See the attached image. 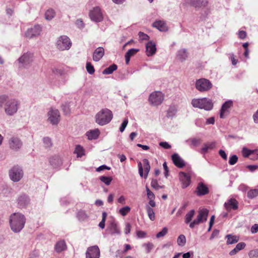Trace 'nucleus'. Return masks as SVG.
<instances>
[{
  "label": "nucleus",
  "mask_w": 258,
  "mask_h": 258,
  "mask_svg": "<svg viewBox=\"0 0 258 258\" xmlns=\"http://www.w3.org/2000/svg\"><path fill=\"white\" fill-rule=\"evenodd\" d=\"M100 249L98 246L94 245L89 247L86 252V258H99Z\"/></svg>",
  "instance_id": "14"
},
{
  "label": "nucleus",
  "mask_w": 258,
  "mask_h": 258,
  "mask_svg": "<svg viewBox=\"0 0 258 258\" xmlns=\"http://www.w3.org/2000/svg\"><path fill=\"white\" fill-rule=\"evenodd\" d=\"M43 143L46 148H49L51 146V140L49 137H45L43 139Z\"/></svg>",
  "instance_id": "52"
},
{
  "label": "nucleus",
  "mask_w": 258,
  "mask_h": 258,
  "mask_svg": "<svg viewBox=\"0 0 258 258\" xmlns=\"http://www.w3.org/2000/svg\"><path fill=\"white\" fill-rule=\"evenodd\" d=\"M233 105V102L231 100L225 102L220 109V117L221 118H225L229 114Z\"/></svg>",
  "instance_id": "13"
},
{
  "label": "nucleus",
  "mask_w": 258,
  "mask_h": 258,
  "mask_svg": "<svg viewBox=\"0 0 258 258\" xmlns=\"http://www.w3.org/2000/svg\"><path fill=\"white\" fill-rule=\"evenodd\" d=\"M9 223L11 230L15 233H19L24 227L26 218L21 213H14L10 216Z\"/></svg>",
  "instance_id": "2"
},
{
  "label": "nucleus",
  "mask_w": 258,
  "mask_h": 258,
  "mask_svg": "<svg viewBox=\"0 0 258 258\" xmlns=\"http://www.w3.org/2000/svg\"><path fill=\"white\" fill-rule=\"evenodd\" d=\"M74 153L77 155L78 158L81 157L85 155V150L82 146L78 145L76 146Z\"/></svg>",
  "instance_id": "34"
},
{
  "label": "nucleus",
  "mask_w": 258,
  "mask_h": 258,
  "mask_svg": "<svg viewBox=\"0 0 258 258\" xmlns=\"http://www.w3.org/2000/svg\"><path fill=\"white\" fill-rule=\"evenodd\" d=\"M20 105L19 101L14 98H10L8 96H0V108L4 107L6 114L9 116H13L16 114Z\"/></svg>",
  "instance_id": "1"
},
{
  "label": "nucleus",
  "mask_w": 258,
  "mask_h": 258,
  "mask_svg": "<svg viewBox=\"0 0 258 258\" xmlns=\"http://www.w3.org/2000/svg\"><path fill=\"white\" fill-rule=\"evenodd\" d=\"M89 16L92 21L99 22L103 20V16L99 7H95L90 12Z\"/></svg>",
  "instance_id": "15"
},
{
  "label": "nucleus",
  "mask_w": 258,
  "mask_h": 258,
  "mask_svg": "<svg viewBox=\"0 0 258 258\" xmlns=\"http://www.w3.org/2000/svg\"><path fill=\"white\" fill-rule=\"evenodd\" d=\"M168 232V229L166 227H164L162 229V230L158 232L156 234L157 238H160L164 236Z\"/></svg>",
  "instance_id": "56"
},
{
  "label": "nucleus",
  "mask_w": 258,
  "mask_h": 258,
  "mask_svg": "<svg viewBox=\"0 0 258 258\" xmlns=\"http://www.w3.org/2000/svg\"><path fill=\"white\" fill-rule=\"evenodd\" d=\"M151 185L153 188L155 189L156 190H158L160 188H163L165 187L164 185H159L157 179H152L151 183Z\"/></svg>",
  "instance_id": "43"
},
{
  "label": "nucleus",
  "mask_w": 258,
  "mask_h": 258,
  "mask_svg": "<svg viewBox=\"0 0 258 258\" xmlns=\"http://www.w3.org/2000/svg\"><path fill=\"white\" fill-rule=\"evenodd\" d=\"M127 123H128V119L125 118L124 119V120L123 121L122 123H121V125L119 128V131L120 132H123L124 131Z\"/></svg>",
  "instance_id": "58"
},
{
  "label": "nucleus",
  "mask_w": 258,
  "mask_h": 258,
  "mask_svg": "<svg viewBox=\"0 0 258 258\" xmlns=\"http://www.w3.org/2000/svg\"><path fill=\"white\" fill-rule=\"evenodd\" d=\"M172 160L174 164L178 168H182L185 166L183 160L176 153L173 154L172 156Z\"/></svg>",
  "instance_id": "21"
},
{
  "label": "nucleus",
  "mask_w": 258,
  "mask_h": 258,
  "mask_svg": "<svg viewBox=\"0 0 258 258\" xmlns=\"http://www.w3.org/2000/svg\"><path fill=\"white\" fill-rule=\"evenodd\" d=\"M9 175L13 182H18L23 178L24 172L21 167L15 166L9 170Z\"/></svg>",
  "instance_id": "7"
},
{
  "label": "nucleus",
  "mask_w": 258,
  "mask_h": 258,
  "mask_svg": "<svg viewBox=\"0 0 258 258\" xmlns=\"http://www.w3.org/2000/svg\"><path fill=\"white\" fill-rule=\"evenodd\" d=\"M177 243L180 246H183L186 243L185 236L183 234H180L177 238Z\"/></svg>",
  "instance_id": "39"
},
{
  "label": "nucleus",
  "mask_w": 258,
  "mask_h": 258,
  "mask_svg": "<svg viewBox=\"0 0 258 258\" xmlns=\"http://www.w3.org/2000/svg\"><path fill=\"white\" fill-rule=\"evenodd\" d=\"M130 211L131 208L130 207L125 206L119 210V213L121 215L125 216L128 213L130 212Z\"/></svg>",
  "instance_id": "45"
},
{
  "label": "nucleus",
  "mask_w": 258,
  "mask_h": 258,
  "mask_svg": "<svg viewBox=\"0 0 258 258\" xmlns=\"http://www.w3.org/2000/svg\"><path fill=\"white\" fill-rule=\"evenodd\" d=\"M137 235L139 238H144L146 235V232L141 230H138L137 231Z\"/></svg>",
  "instance_id": "60"
},
{
  "label": "nucleus",
  "mask_w": 258,
  "mask_h": 258,
  "mask_svg": "<svg viewBox=\"0 0 258 258\" xmlns=\"http://www.w3.org/2000/svg\"><path fill=\"white\" fill-rule=\"evenodd\" d=\"M49 162L53 168H57L61 165L62 162L61 158L57 156H53L50 158Z\"/></svg>",
  "instance_id": "26"
},
{
  "label": "nucleus",
  "mask_w": 258,
  "mask_h": 258,
  "mask_svg": "<svg viewBox=\"0 0 258 258\" xmlns=\"http://www.w3.org/2000/svg\"><path fill=\"white\" fill-rule=\"evenodd\" d=\"M138 167H139V173L141 177H143L144 173H143V167L141 162H139L138 163Z\"/></svg>",
  "instance_id": "63"
},
{
  "label": "nucleus",
  "mask_w": 258,
  "mask_h": 258,
  "mask_svg": "<svg viewBox=\"0 0 258 258\" xmlns=\"http://www.w3.org/2000/svg\"><path fill=\"white\" fill-rule=\"evenodd\" d=\"M109 229V232L111 235H119L121 233L117 224L114 222H112L110 223Z\"/></svg>",
  "instance_id": "29"
},
{
  "label": "nucleus",
  "mask_w": 258,
  "mask_h": 258,
  "mask_svg": "<svg viewBox=\"0 0 258 258\" xmlns=\"http://www.w3.org/2000/svg\"><path fill=\"white\" fill-rule=\"evenodd\" d=\"M146 190L147 191V197L149 200H152V199H155V196L154 194V193L151 191L149 187L146 186Z\"/></svg>",
  "instance_id": "53"
},
{
  "label": "nucleus",
  "mask_w": 258,
  "mask_h": 258,
  "mask_svg": "<svg viewBox=\"0 0 258 258\" xmlns=\"http://www.w3.org/2000/svg\"><path fill=\"white\" fill-rule=\"evenodd\" d=\"M72 41L71 39L66 35H62L59 36L56 41V48L60 50H68L70 49L72 46Z\"/></svg>",
  "instance_id": "6"
},
{
  "label": "nucleus",
  "mask_w": 258,
  "mask_h": 258,
  "mask_svg": "<svg viewBox=\"0 0 258 258\" xmlns=\"http://www.w3.org/2000/svg\"><path fill=\"white\" fill-rule=\"evenodd\" d=\"M8 143L9 148L14 151L19 150L23 145V143L20 139L15 136L10 138Z\"/></svg>",
  "instance_id": "12"
},
{
  "label": "nucleus",
  "mask_w": 258,
  "mask_h": 258,
  "mask_svg": "<svg viewBox=\"0 0 258 258\" xmlns=\"http://www.w3.org/2000/svg\"><path fill=\"white\" fill-rule=\"evenodd\" d=\"M76 25L80 29L83 28L84 27V23L81 19L77 20Z\"/></svg>",
  "instance_id": "62"
},
{
  "label": "nucleus",
  "mask_w": 258,
  "mask_h": 258,
  "mask_svg": "<svg viewBox=\"0 0 258 258\" xmlns=\"http://www.w3.org/2000/svg\"><path fill=\"white\" fill-rule=\"evenodd\" d=\"M216 146V143L215 142L207 143L204 144L203 147L201 149V153L203 154H205L209 150L214 149Z\"/></svg>",
  "instance_id": "25"
},
{
  "label": "nucleus",
  "mask_w": 258,
  "mask_h": 258,
  "mask_svg": "<svg viewBox=\"0 0 258 258\" xmlns=\"http://www.w3.org/2000/svg\"><path fill=\"white\" fill-rule=\"evenodd\" d=\"M104 54V48L102 47H99L95 49L93 55V59L95 61H98L103 56Z\"/></svg>",
  "instance_id": "23"
},
{
  "label": "nucleus",
  "mask_w": 258,
  "mask_h": 258,
  "mask_svg": "<svg viewBox=\"0 0 258 258\" xmlns=\"http://www.w3.org/2000/svg\"><path fill=\"white\" fill-rule=\"evenodd\" d=\"M100 134V132L98 129H95L91 130L86 133V136L88 137V139L90 140L97 139Z\"/></svg>",
  "instance_id": "27"
},
{
  "label": "nucleus",
  "mask_w": 258,
  "mask_h": 258,
  "mask_svg": "<svg viewBox=\"0 0 258 258\" xmlns=\"http://www.w3.org/2000/svg\"><path fill=\"white\" fill-rule=\"evenodd\" d=\"M70 105L69 103H65L61 106L62 110L66 115L69 114L71 112Z\"/></svg>",
  "instance_id": "47"
},
{
  "label": "nucleus",
  "mask_w": 258,
  "mask_h": 258,
  "mask_svg": "<svg viewBox=\"0 0 258 258\" xmlns=\"http://www.w3.org/2000/svg\"><path fill=\"white\" fill-rule=\"evenodd\" d=\"M208 214L209 211L206 209L199 210L197 218L190 223V228H193L196 225H199L200 223L206 222L207 220Z\"/></svg>",
  "instance_id": "8"
},
{
  "label": "nucleus",
  "mask_w": 258,
  "mask_h": 258,
  "mask_svg": "<svg viewBox=\"0 0 258 258\" xmlns=\"http://www.w3.org/2000/svg\"><path fill=\"white\" fill-rule=\"evenodd\" d=\"M86 70L87 72L90 74L92 75L95 72V69L94 68L93 66L90 62H87L86 63Z\"/></svg>",
  "instance_id": "46"
},
{
  "label": "nucleus",
  "mask_w": 258,
  "mask_h": 258,
  "mask_svg": "<svg viewBox=\"0 0 258 258\" xmlns=\"http://www.w3.org/2000/svg\"><path fill=\"white\" fill-rule=\"evenodd\" d=\"M146 209L147 212L148 216L151 221H154L155 219V213L153 209L149 205L146 206Z\"/></svg>",
  "instance_id": "36"
},
{
  "label": "nucleus",
  "mask_w": 258,
  "mask_h": 258,
  "mask_svg": "<svg viewBox=\"0 0 258 258\" xmlns=\"http://www.w3.org/2000/svg\"><path fill=\"white\" fill-rule=\"evenodd\" d=\"M143 162L144 163V167L145 171L144 177L145 178H147L150 170V165L149 164V161L147 159H144L143 160Z\"/></svg>",
  "instance_id": "37"
},
{
  "label": "nucleus",
  "mask_w": 258,
  "mask_h": 258,
  "mask_svg": "<svg viewBox=\"0 0 258 258\" xmlns=\"http://www.w3.org/2000/svg\"><path fill=\"white\" fill-rule=\"evenodd\" d=\"M47 121L52 125H56L60 121V113L57 109H51L47 112Z\"/></svg>",
  "instance_id": "9"
},
{
  "label": "nucleus",
  "mask_w": 258,
  "mask_h": 258,
  "mask_svg": "<svg viewBox=\"0 0 258 258\" xmlns=\"http://www.w3.org/2000/svg\"><path fill=\"white\" fill-rule=\"evenodd\" d=\"M138 35L140 41L147 40L149 39V36L142 32H139Z\"/></svg>",
  "instance_id": "51"
},
{
  "label": "nucleus",
  "mask_w": 258,
  "mask_h": 258,
  "mask_svg": "<svg viewBox=\"0 0 258 258\" xmlns=\"http://www.w3.org/2000/svg\"><path fill=\"white\" fill-rule=\"evenodd\" d=\"M212 87L211 82L206 79H200L196 81V88L200 92L209 90Z\"/></svg>",
  "instance_id": "10"
},
{
  "label": "nucleus",
  "mask_w": 258,
  "mask_h": 258,
  "mask_svg": "<svg viewBox=\"0 0 258 258\" xmlns=\"http://www.w3.org/2000/svg\"><path fill=\"white\" fill-rule=\"evenodd\" d=\"M107 217V214L106 212H103L102 215V220L99 224V226L103 229L105 227V222Z\"/></svg>",
  "instance_id": "49"
},
{
  "label": "nucleus",
  "mask_w": 258,
  "mask_h": 258,
  "mask_svg": "<svg viewBox=\"0 0 258 258\" xmlns=\"http://www.w3.org/2000/svg\"><path fill=\"white\" fill-rule=\"evenodd\" d=\"M30 200L26 194L20 195L17 199L18 206L20 208H26L30 204Z\"/></svg>",
  "instance_id": "17"
},
{
  "label": "nucleus",
  "mask_w": 258,
  "mask_h": 258,
  "mask_svg": "<svg viewBox=\"0 0 258 258\" xmlns=\"http://www.w3.org/2000/svg\"><path fill=\"white\" fill-rule=\"evenodd\" d=\"M77 217L79 220L80 221H84L88 217L86 213L83 211H80L78 212L77 214Z\"/></svg>",
  "instance_id": "48"
},
{
  "label": "nucleus",
  "mask_w": 258,
  "mask_h": 258,
  "mask_svg": "<svg viewBox=\"0 0 258 258\" xmlns=\"http://www.w3.org/2000/svg\"><path fill=\"white\" fill-rule=\"evenodd\" d=\"M33 53L31 52L24 53L16 61L19 68H28L33 61Z\"/></svg>",
  "instance_id": "4"
},
{
  "label": "nucleus",
  "mask_w": 258,
  "mask_h": 258,
  "mask_svg": "<svg viewBox=\"0 0 258 258\" xmlns=\"http://www.w3.org/2000/svg\"><path fill=\"white\" fill-rule=\"evenodd\" d=\"M146 54L148 56L153 55L156 52L155 43L152 41H149L146 45Z\"/></svg>",
  "instance_id": "20"
},
{
  "label": "nucleus",
  "mask_w": 258,
  "mask_h": 258,
  "mask_svg": "<svg viewBox=\"0 0 258 258\" xmlns=\"http://www.w3.org/2000/svg\"><path fill=\"white\" fill-rule=\"evenodd\" d=\"M226 237L227 238V243L228 244H232L236 243L238 240L237 237L235 236L227 235Z\"/></svg>",
  "instance_id": "41"
},
{
  "label": "nucleus",
  "mask_w": 258,
  "mask_h": 258,
  "mask_svg": "<svg viewBox=\"0 0 258 258\" xmlns=\"http://www.w3.org/2000/svg\"><path fill=\"white\" fill-rule=\"evenodd\" d=\"M191 103L194 107L204 109L206 110H210L213 107L212 100L207 98L193 99Z\"/></svg>",
  "instance_id": "5"
},
{
  "label": "nucleus",
  "mask_w": 258,
  "mask_h": 258,
  "mask_svg": "<svg viewBox=\"0 0 258 258\" xmlns=\"http://www.w3.org/2000/svg\"><path fill=\"white\" fill-rule=\"evenodd\" d=\"M237 161L238 157L236 155H233L230 157L229 160V164L231 165H233L235 164H236Z\"/></svg>",
  "instance_id": "55"
},
{
  "label": "nucleus",
  "mask_w": 258,
  "mask_h": 258,
  "mask_svg": "<svg viewBox=\"0 0 258 258\" xmlns=\"http://www.w3.org/2000/svg\"><path fill=\"white\" fill-rule=\"evenodd\" d=\"M242 153L243 157H248L250 155H251L253 153V151H251L245 147H244L242 149Z\"/></svg>",
  "instance_id": "50"
},
{
  "label": "nucleus",
  "mask_w": 258,
  "mask_h": 258,
  "mask_svg": "<svg viewBox=\"0 0 258 258\" xmlns=\"http://www.w3.org/2000/svg\"><path fill=\"white\" fill-rule=\"evenodd\" d=\"M153 26L160 31L165 32L168 30L166 23L163 21H157L153 24Z\"/></svg>",
  "instance_id": "24"
},
{
  "label": "nucleus",
  "mask_w": 258,
  "mask_h": 258,
  "mask_svg": "<svg viewBox=\"0 0 258 258\" xmlns=\"http://www.w3.org/2000/svg\"><path fill=\"white\" fill-rule=\"evenodd\" d=\"M139 51V49L132 48L129 49L125 54V59L126 64H128L131 57Z\"/></svg>",
  "instance_id": "31"
},
{
  "label": "nucleus",
  "mask_w": 258,
  "mask_h": 258,
  "mask_svg": "<svg viewBox=\"0 0 258 258\" xmlns=\"http://www.w3.org/2000/svg\"><path fill=\"white\" fill-rule=\"evenodd\" d=\"M41 31V27L38 25H35L33 27L28 29L25 33L26 37L30 39L39 36Z\"/></svg>",
  "instance_id": "16"
},
{
  "label": "nucleus",
  "mask_w": 258,
  "mask_h": 258,
  "mask_svg": "<svg viewBox=\"0 0 258 258\" xmlns=\"http://www.w3.org/2000/svg\"><path fill=\"white\" fill-rule=\"evenodd\" d=\"M154 244L151 242L144 243L142 247L145 248L146 253H149L154 248Z\"/></svg>",
  "instance_id": "40"
},
{
  "label": "nucleus",
  "mask_w": 258,
  "mask_h": 258,
  "mask_svg": "<svg viewBox=\"0 0 258 258\" xmlns=\"http://www.w3.org/2000/svg\"><path fill=\"white\" fill-rule=\"evenodd\" d=\"M179 177L183 188L187 187L190 184V176L188 174L180 172L179 174Z\"/></svg>",
  "instance_id": "18"
},
{
  "label": "nucleus",
  "mask_w": 258,
  "mask_h": 258,
  "mask_svg": "<svg viewBox=\"0 0 258 258\" xmlns=\"http://www.w3.org/2000/svg\"><path fill=\"white\" fill-rule=\"evenodd\" d=\"M99 178L102 182L104 183L107 185H109L112 180V178L109 176H101Z\"/></svg>",
  "instance_id": "42"
},
{
  "label": "nucleus",
  "mask_w": 258,
  "mask_h": 258,
  "mask_svg": "<svg viewBox=\"0 0 258 258\" xmlns=\"http://www.w3.org/2000/svg\"><path fill=\"white\" fill-rule=\"evenodd\" d=\"M177 58L182 62L187 58V52L185 49L183 48L179 50L176 55Z\"/></svg>",
  "instance_id": "28"
},
{
  "label": "nucleus",
  "mask_w": 258,
  "mask_h": 258,
  "mask_svg": "<svg viewBox=\"0 0 258 258\" xmlns=\"http://www.w3.org/2000/svg\"><path fill=\"white\" fill-rule=\"evenodd\" d=\"M164 98V94L161 92L155 91L150 94L149 100L153 105L158 106L162 103Z\"/></svg>",
  "instance_id": "11"
},
{
  "label": "nucleus",
  "mask_w": 258,
  "mask_h": 258,
  "mask_svg": "<svg viewBox=\"0 0 258 258\" xmlns=\"http://www.w3.org/2000/svg\"><path fill=\"white\" fill-rule=\"evenodd\" d=\"M207 0H190V4L195 7H205L207 5Z\"/></svg>",
  "instance_id": "32"
},
{
  "label": "nucleus",
  "mask_w": 258,
  "mask_h": 258,
  "mask_svg": "<svg viewBox=\"0 0 258 258\" xmlns=\"http://www.w3.org/2000/svg\"><path fill=\"white\" fill-rule=\"evenodd\" d=\"M224 207L228 211H230L232 209L235 210L238 208V202L234 199H230L225 203Z\"/></svg>",
  "instance_id": "22"
},
{
  "label": "nucleus",
  "mask_w": 258,
  "mask_h": 258,
  "mask_svg": "<svg viewBox=\"0 0 258 258\" xmlns=\"http://www.w3.org/2000/svg\"><path fill=\"white\" fill-rule=\"evenodd\" d=\"M250 231L252 234L256 233L258 232V224H255L251 227Z\"/></svg>",
  "instance_id": "64"
},
{
  "label": "nucleus",
  "mask_w": 258,
  "mask_h": 258,
  "mask_svg": "<svg viewBox=\"0 0 258 258\" xmlns=\"http://www.w3.org/2000/svg\"><path fill=\"white\" fill-rule=\"evenodd\" d=\"M55 12L52 9H48L45 13V18L47 21H51L55 16Z\"/></svg>",
  "instance_id": "33"
},
{
  "label": "nucleus",
  "mask_w": 258,
  "mask_h": 258,
  "mask_svg": "<svg viewBox=\"0 0 258 258\" xmlns=\"http://www.w3.org/2000/svg\"><path fill=\"white\" fill-rule=\"evenodd\" d=\"M112 117V113L109 109H102L96 114L95 121L100 125H104L111 120Z\"/></svg>",
  "instance_id": "3"
},
{
  "label": "nucleus",
  "mask_w": 258,
  "mask_h": 258,
  "mask_svg": "<svg viewBox=\"0 0 258 258\" xmlns=\"http://www.w3.org/2000/svg\"><path fill=\"white\" fill-rule=\"evenodd\" d=\"M195 213V210H191L186 214L185 217V222L186 224L189 223L191 222L192 218L194 217Z\"/></svg>",
  "instance_id": "38"
},
{
  "label": "nucleus",
  "mask_w": 258,
  "mask_h": 258,
  "mask_svg": "<svg viewBox=\"0 0 258 258\" xmlns=\"http://www.w3.org/2000/svg\"><path fill=\"white\" fill-rule=\"evenodd\" d=\"M190 141L191 143V144L194 146L196 147L199 146L201 144V140L200 139L197 138H191L188 140H187L186 142Z\"/></svg>",
  "instance_id": "54"
},
{
  "label": "nucleus",
  "mask_w": 258,
  "mask_h": 258,
  "mask_svg": "<svg viewBox=\"0 0 258 258\" xmlns=\"http://www.w3.org/2000/svg\"><path fill=\"white\" fill-rule=\"evenodd\" d=\"M159 145L166 149L171 148V146L166 142H161L159 143Z\"/></svg>",
  "instance_id": "61"
},
{
  "label": "nucleus",
  "mask_w": 258,
  "mask_h": 258,
  "mask_svg": "<svg viewBox=\"0 0 258 258\" xmlns=\"http://www.w3.org/2000/svg\"><path fill=\"white\" fill-rule=\"evenodd\" d=\"M249 256L250 258H258V249L251 250L249 252Z\"/></svg>",
  "instance_id": "57"
},
{
  "label": "nucleus",
  "mask_w": 258,
  "mask_h": 258,
  "mask_svg": "<svg viewBox=\"0 0 258 258\" xmlns=\"http://www.w3.org/2000/svg\"><path fill=\"white\" fill-rule=\"evenodd\" d=\"M176 110L173 107H170L167 111V116L172 117L176 113Z\"/></svg>",
  "instance_id": "59"
},
{
  "label": "nucleus",
  "mask_w": 258,
  "mask_h": 258,
  "mask_svg": "<svg viewBox=\"0 0 258 258\" xmlns=\"http://www.w3.org/2000/svg\"><path fill=\"white\" fill-rule=\"evenodd\" d=\"M258 195V189H251L247 192V197L249 199H253Z\"/></svg>",
  "instance_id": "44"
},
{
  "label": "nucleus",
  "mask_w": 258,
  "mask_h": 258,
  "mask_svg": "<svg viewBox=\"0 0 258 258\" xmlns=\"http://www.w3.org/2000/svg\"><path fill=\"white\" fill-rule=\"evenodd\" d=\"M67 249V245L64 240L58 241L55 245V249L58 253H60Z\"/></svg>",
  "instance_id": "30"
},
{
  "label": "nucleus",
  "mask_w": 258,
  "mask_h": 258,
  "mask_svg": "<svg viewBox=\"0 0 258 258\" xmlns=\"http://www.w3.org/2000/svg\"><path fill=\"white\" fill-rule=\"evenodd\" d=\"M117 66L115 64H112L109 67L106 68L102 72L104 75L111 74L114 71L116 70Z\"/></svg>",
  "instance_id": "35"
},
{
  "label": "nucleus",
  "mask_w": 258,
  "mask_h": 258,
  "mask_svg": "<svg viewBox=\"0 0 258 258\" xmlns=\"http://www.w3.org/2000/svg\"><path fill=\"white\" fill-rule=\"evenodd\" d=\"M209 192L208 187L203 182H201L198 184L195 193L198 196H203L208 194Z\"/></svg>",
  "instance_id": "19"
}]
</instances>
